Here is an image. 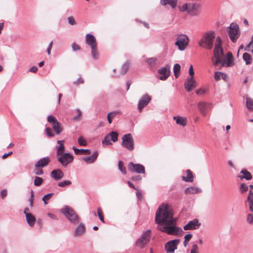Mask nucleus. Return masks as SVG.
Segmentation results:
<instances>
[{
  "instance_id": "obj_40",
  "label": "nucleus",
  "mask_w": 253,
  "mask_h": 253,
  "mask_svg": "<svg viewBox=\"0 0 253 253\" xmlns=\"http://www.w3.org/2000/svg\"><path fill=\"white\" fill-rule=\"evenodd\" d=\"M248 186L245 183H242L240 186V191L242 194L246 192L248 190Z\"/></svg>"
},
{
  "instance_id": "obj_33",
  "label": "nucleus",
  "mask_w": 253,
  "mask_h": 253,
  "mask_svg": "<svg viewBox=\"0 0 253 253\" xmlns=\"http://www.w3.org/2000/svg\"><path fill=\"white\" fill-rule=\"evenodd\" d=\"M73 149L76 155H89L90 154V151L89 149H79L75 147H73Z\"/></svg>"
},
{
  "instance_id": "obj_55",
  "label": "nucleus",
  "mask_w": 253,
  "mask_h": 253,
  "mask_svg": "<svg viewBox=\"0 0 253 253\" xmlns=\"http://www.w3.org/2000/svg\"><path fill=\"white\" fill-rule=\"evenodd\" d=\"M247 221L249 223H253V214H249L247 216Z\"/></svg>"
},
{
  "instance_id": "obj_8",
  "label": "nucleus",
  "mask_w": 253,
  "mask_h": 253,
  "mask_svg": "<svg viewBox=\"0 0 253 253\" xmlns=\"http://www.w3.org/2000/svg\"><path fill=\"white\" fill-rule=\"evenodd\" d=\"M62 213L72 223H77L79 221V217L73 209L69 207H65L62 209Z\"/></svg>"
},
{
  "instance_id": "obj_52",
  "label": "nucleus",
  "mask_w": 253,
  "mask_h": 253,
  "mask_svg": "<svg viewBox=\"0 0 253 253\" xmlns=\"http://www.w3.org/2000/svg\"><path fill=\"white\" fill-rule=\"evenodd\" d=\"M69 23L71 25H75L76 24V21L73 16H71L68 18Z\"/></svg>"
},
{
  "instance_id": "obj_63",
  "label": "nucleus",
  "mask_w": 253,
  "mask_h": 253,
  "mask_svg": "<svg viewBox=\"0 0 253 253\" xmlns=\"http://www.w3.org/2000/svg\"><path fill=\"white\" fill-rule=\"evenodd\" d=\"M37 71H38V68L36 66H33L29 70L30 72H33V73H36L37 72Z\"/></svg>"
},
{
  "instance_id": "obj_26",
  "label": "nucleus",
  "mask_w": 253,
  "mask_h": 253,
  "mask_svg": "<svg viewBox=\"0 0 253 253\" xmlns=\"http://www.w3.org/2000/svg\"><path fill=\"white\" fill-rule=\"evenodd\" d=\"M173 119L176 121L178 125H181L182 126H185L187 125V119L181 116H174Z\"/></svg>"
},
{
  "instance_id": "obj_14",
  "label": "nucleus",
  "mask_w": 253,
  "mask_h": 253,
  "mask_svg": "<svg viewBox=\"0 0 253 253\" xmlns=\"http://www.w3.org/2000/svg\"><path fill=\"white\" fill-rule=\"evenodd\" d=\"M128 170L131 172H136L139 173H144L145 168L141 164H135L132 162L129 164L128 166Z\"/></svg>"
},
{
  "instance_id": "obj_43",
  "label": "nucleus",
  "mask_w": 253,
  "mask_h": 253,
  "mask_svg": "<svg viewBox=\"0 0 253 253\" xmlns=\"http://www.w3.org/2000/svg\"><path fill=\"white\" fill-rule=\"evenodd\" d=\"M118 167L119 169L124 173L126 174V169L125 167L123 166V163L121 161H119V164H118Z\"/></svg>"
},
{
  "instance_id": "obj_42",
  "label": "nucleus",
  "mask_w": 253,
  "mask_h": 253,
  "mask_svg": "<svg viewBox=\"0 0 253 253\" xmlns=\"http://www.w3.org/2000/svg\"><path fill=\"white\" fill-rule=\"evenodd\" d=\"M72 184V182L70 180H65L62 182H59L58 183V185L59 187H65L67 186H69Z\"/></svg>"
},
{
  "instance_id": "obj_22",
  "label": "nucleus",
  "mask_w": 253,
  "mask_h": 253,
  "mask_svg": "<svg viewBox=\"0 0 253 253\" xmlns=\"http://www.w3.org/2000/svg\"><path fill=\"white\" fill-rule=\"evenodd\" d=\"M51 177L56 180L61 179L64 176V173L60 169L53 170L51 172Z\"/></svg>"
},
{
  "instance_id": "obj_47",
  "label": "nucleus",
  "mask_w": 253,
  "mask_h": 253,
  "mask_svg": "<svg viewBox=\"0 0 253 253\" xmlns=\"http://www.w3.org/2000/svg\"><path fill=\"white\" fill-rule=\"evenodd\" d=\"M76 112L78 114V115L77 116H75L74 117V120L75 121H79L81 119V117H82V113L81 112V111L79 109H77L76 110Z\"/></svg>"
},
{
  "instance_id": "obj_60",
  "label": "nucleus",
  "mask_w": 253,
  "mask_h": 253,
  "mask_svg": "<svg viewBox=\"0 0 253 253\" xmlns=\"http://www.w3.org/2000/svg\"><path fill=\"white\" fill-rule=\"evenodd\" d=\"M131 179L133 181H139L141 179V177L139 175L132 176Z\"/></svg>"
},
{
  "instance_id": "obj_12",
  "label": "nucleus",
  "mask_w": 253,
  "mask_h": 253,
  "mask_svg": "<svg viewBox=\"0 0 253 253\" xmlns=\"http://www.w3.org/2000/svg\"><path fill=\"white\" fill-rule=\"evenodd\" d=\"M179 239L170 241L165 244V249L168 253H172L177 249V246L179 243Z\"/></svg>"
},
{
  "instance_id": "obj_58",
  "label": "nucleus",
  "mask_w": 253,
  "mask_h": 253,
  "mask_svg": "<svg viewBox=\"0 0 253 253\" xmlns=\"http://www.w3.org/2000/svg\"><path fill=\"white\" fill-rule=\"evenodd\" d=\"M192 237V234H186L184 236V239H185V240H186V241L189 242L191 240Z\"/></svg>"
},
{
  "instance_id": "obj_32",
  "label": "nucleus",
  "mask_w": 253,
  "mask_h": 253,
  "mask_svg": "<svg viewBox=\"0 0 253 253\" xmlns=\"http://www.w3.org/2000/svg\"><path fill=\"white\" fill-rule=\"evenodd\" d=\"M248 201L249 203L250 210L253 212V191L250 190L248 196Z\"/></svg>"
},
{
  "instance_id": "obj_15",
  "label": "nucleus",
  "mask_w": 253,
  "mask_h": 253,
  "mask_svg": "<svg viewBox=\"0 0 253 253\" xmlns=\"http://www.w3.org/2000/svg\"><path fill=\"white\" fill-rule=\"evenodd\" d=\"M118 133L115 131H112L106 136L104 140L102 141V143L104 145L112 144L111 140L115 142L118 140Z\"/></svg>"
},
{
  "instance_id": "obj_6",
  "label": "nucleus",
  "mask_w": 253,
  "mask_h": 253,
  "mask_svg": "<svg viewBox=\"0 0 253 253\" xmlns=\"http://www.w3.org/2000/svg\"><path fill=\"white\" fill-rule=\"evenodd\" d=\"M227 31L231 41L233 42H236L240 35V31L238 25L236 23H231L230 26L227 28Z\"/></svg>"
},
{
  "instance_id": "obj_27",
  "label": "nucleus",
  "mask_w": 253,
  "mask_h": 253,
  "mask_svg": "<svg viewBox=\"0 0 253 253\" xmlns=\"http://www.w3.org/2000/svg\"><path fill=\"white\" fill-rule=\"evenodd\" d=\"M97 156L98 153L95 151L93 152L91 156L85 157L83 159L86 163L91 164L94 163L96 161Z\"/></svg>"
},
{
  "instance_id": "obj_61",
  "label": "nucleus",
  "mask_w": 253,
  "mask_h": 253,
  "mask_svg": "<svg viewBox=\"0 0 253 253\" xmlns=\"http://www.w3.org/2000/svg\"><path fill=\"white\" fill-rule=\"evenodd\" d=\"M83 83H84V81L81 78L78 79L76 81L74 82V84H77V85H78V84H83Z\"/></svg>"
},
{
  "instance_id": "obj_35",
  "label": "nucleus",
  "mask_w": 253,
  "mask_h": 253,
  "mask_svg": "<svg viewBox=\"0 0 253 253\" xmlns=\"http://www.w3.org/2000/svg\"><path fill=\"white\" fill-rule=\"evenodd\" d=\"M120 114L119 111H114L109 113L107 115V120L108 123L110 124L112 123V119L117 115Z\"/></svg>"
},
{
  "instance_id": "obj_18",
  "label": "nucleus",
  "mask_w": 253,
  "mask_h": 253,
  "mask_svg": "<svg viewBox=\"0 0 253 253\" xmlns=\"http://www.w3.org/2000/svg\"><path fill=\"white\" fill-rule=\"evenodd\" d=\"M201 223L197 219H194L188 222L184 227L185 230H196L199 228Z\"/></svg>"
},
{
  "instance_id": "obj_7",
  "label": "nucleus",
  "mask_w": 253,
  "mask_h": 253,
  "mask_svg": "<svg viewBox=\"0 0 253 253\" xmlns=\"http://www.w3.org/2000/svg\"><path fill=\"white\" fill-rule=\"evenodd\" d=\"M189 40L188 37L184 34L178 35L176 38V41L175 45L177 46L180 50H184L187 46Z\"/></svg>"
},
{
  "instance_id": "obj_39",
  "label": "nucleus",
  "mask_w": 253,
  "mask_h": 253,
  "mask_svg": "<svg viewBox=\"0 0 253 253\" xmlns=\"http://www.w3.org/2000/svg\"><path fill=\"white\" fill-rule=\"evenodd\" d=\"M43 179L40 177L36 176L35 177L34 180V185L36 186H41L43 183Z\"/></svg>"
},
{
  "instance_id": "obj_57",
  "label": "nucleus",
  "mask_w": 253,
  "mask_h": 253,
  "mask_svg": "<svg viewBox=\"0 0 253 253\" xmlns=\"http://www.w3.org/2000/svg\"><path fill=\"white\" fill-rule=\"evenodd\" d=\"M189 73L190 77H193V76L194 75V70H193V66L192 65H190V66L189 67Z\"/></svg>"
},
{
  "instance_id": "obj_34",
  "label": "nucleus",
  "mask_w": 253,
  "mask_h": 253,
  "mask_svg": "<svg viewBox=\"0 0 253 253\" xmlns=\"http://www.w3.org/2000/svg\"><path fill=\"white\" fill-rule=\"evenodd\" d=\"M219 75H221V78L222 80H226L227 78V75L226 74L221 72H215L214 73V78L216 81H219V78L218 77Z\"/></svg>"
},
{
  "instance_id": "obj_4",
  "label": "nucleus",
  "mask_w": 253,
  "mask_h": 253,
  "mask_svg": "<svg viewBox=\"0 0 253 253\" xmlns=\"http://www.w3.org/2000/svg\"><path fill=\"white\" fill-rule=\"evenodd\" d=\"M86 43L91 48V53L93 59L96 60L99 57V53L97 49V43L95 37L90 34H87L85 36Z\"/></svg>"
},
{
  "instance_id": "obj_9",
  "label": "nucleus",
  "mask_w": 253,
  "mask_h": 253,
  "mask_svg": "<svg viewBox=\"0 0 253 253\" xmlns=\"http://www.w3.org/2000/svg\"><path fill=\"white\" fill-rule=\"evenodd\" d=\"M122 146L129 151H132L134 149V140L132 136L130 133L124 135L122 137Z\"/></svg>"
},
{
  "instance_id": "obj_23",
  "label": "nucleus",
  "mask_w": 253,
  "mask_h": 253,
  "mask_svg": "<svg viewBox=\"0 0 253 253\" xmlns=\"http://www.w3.org/2000/svg\"><path fill=\"white\" fill-rule=\"evenodd\" d=\"M201 190L195 186H191L185 189L184 192L187 195L196 194L201 193Z\"/></svg>"
},
{
  "instance_id": "obj_28",
  "label": "nucleus",
  "mask_w": 253,
  "mask_h": 253,
  "mask_svg": "<svg viewBox=\"0 0 253 253\" xmlns=\"http://www.w3.org/2000/svg\"><path fill=\"white\" fill-rule=\"evenodd\" d=\"M85 227L84 224L81 223L76 228L74 235L75 236H79L84 233Z\"/></svg>"
},
{
  "instance_id": "obj_20",
  "label": "nucleus",
  "mask_w": 253,
  "mask_h": 253,
  "mask_svg": "<svg viewBox=\"0 0 253 253\" xmlns=\"http://www.w3.org/2000/svg\"><path fill=\"white\" fill-rule=\"evenodd\" d=\"M185 89L190 92L196 87V82L192 77H189L184 83Z\"/></svg>"
},
{
  "instance_id": "obj_48",
  "label": "nucleus",
  "mask_w": 253,
  "mask_h": 253,
  "mask_svg": "<svg viewBox=\"0 0 253 253\" xmlns=\"http://www.w3.org/2000/svg\"><path fill=\"white\" fill-rule=\"evenodd\" d=\"M129 68V66L127 64H125L123 65L122 67V72L121 74L124 75L125 74L128 70Z\"/></svg>"
},
{
  "instance_id": "obj_10",
  "label": "nucleus",
  "mask_w": 253,
  "mask_h": 253,
  "mask_svg": "<svg viewBox=\"0 0 253 253\" xmlns=\"http://www.w3.org/2000/svg\"><path fill=\"white\" fill-rule=\"evenodd\" d=\"M47 121L51 124L53 130L57 134H59L62 131V127L54 116L52 115L48 116Z\"/></svg>"
},
{
  "instance_id": "obj_49",
  "label": "nucleus",
  "mask_w": 253,
  "mask_h": 253,
  "mask_svg": "<svg viewBox=\"0 0 253 253\" xmlns=\"http://www.w3.org/2000/svg\"><path fill=\"white\" fill-rule=\"evenodd\" d=\"M253 49V36L252 37L251 41L249 42V43L247 45V46L245 47V50L247 51H249L250 49Z\"/></svg>"
},
{
  "instance_id": "obj_5",
  "label": "nucleus",
  "mask_w": 253,
  "mask_h": 253,
  "mask_svg": "<svg viewBox=\"0 0 253 253\" xmlns=\"http://www.w3.org/2000/svg\"><path fill=\"white\" fill-rule=\"evenodd\" d=\"M180 11L186 12L192 16L197 15L200 11V4L198 3H184L179 6Z\"/></svg>"
},
{
  "instance_id": "obj_54",
  "label": "nucleus",
  "mask_w": 253,
  "mask_h": 253,
  "mask_svg": "<svg viewBox=\"0 0 253 253\" xmlns=\"http://www.w3.org/2000/svg\"><path fill=\"white\" fill-rule=\"evenodd\" d=\"M72 47L74 51L79 50L81 48L80 46L75 42H74L72 44Z\"/></svg>"
},
{
  "instance_id": "obj_36",
  "label": "nucleus",
  "mask_w": 253,
  "mask_h": 253,
  "mask_svg": "<svg viewBox=\"0 0 253 253\" xmlns=\"http://www.w3.org/2000/svg\"><path fill=\"white\" fill-rule=\"evenodd\" d=\"M173 72L176 78H177L180 72V66L178 64H175L173 67Z\"/></svg>"
},
{
  "instance_id": "obj_38",
  "label": "nucleus",
  "mask_w": 253,
  "mask_h": 253,
  "mask_svg": "<svg viewBox=\"0 0 253 253\" xmlns=\"http://www.w3.org/2000/svg\"><path fill=\"white\" fill-rule=\"evenodd\" d=\"M243 59L246 61L247 65L250 64L251 63V56L248 53H245L243 56Z\"/></svg>"
},
{
  "instance_id": "obj_16",
  "label": "nucleus",
  "mask_w": 253,
  "mask_h": 253,
  "mask_svg": "<svg viewBox=\"0 0 253 253\" xmlns=\"http://www.w3.org/2000/svg\"><path fill=\"white\" fill-rule=\"evenodd\" d=\"M149 231H147L144 233L141 237L137 240L136 245L140 248H143L147 244L149 240Z\"/></svg>"
},
{
  "instance_id": "obj_50",
  "label": "nucleus",
  "mask_w": 253,
  "mask_h": 253,
  "mask_svg": "<svg viewBox=\"0 0 253 253\" xmlns=\"http://www.w3.org/2000/svg\"><path fill=\"white\" fill-rule=\"evenodd\" d=\"M45 132L46 135L49 137H53L54 136V134L52 132L51 128L50 127H47Z\"/></svg>"
},
{
  "instance_id": "obj_11",
  "label": "nucleus",
  "mask_w": 253,
  "mask_h": 253,
  "mask_svg": "<svg viewBox=\"0 0 253 253\" xmlns=\"http://www.w3.org/2000/svg\"><path fill=\"white\" fill-rule=\"evenodd\" d=\"M197 107L201 115L205 116L207 114V109L211 108L212 104L205 101H200L198 103Z\"/></svg>"
},
{
  "instance_id": "obj_64",
  "label": "nucleus",
  "mask_w": 253,
  "mask_h": 253,
  "mask_svg": "<svg viewBox=\"0 0 253 253\" xmlns=\"http://www.w3.org/2000/svg\"><path fill=\"white\" fill-rule=\"evenodd\" d=\"M47 215L50 218L52 219H57L56 216L54 214L49 213L47 214Z\"/></svg>"
},
{
  "instance_id": "obj_17",
  "label": "nucleus",
  "mask_w": 253,
  "mask_h": 253,
  "mask_svg": "<svg viewBox=\"0 0 253 253\" xmlns=\"http://www.w3.org/2000/svg\"><path fill=\"white\" fill-rule=\"evenodd\" d=\"M158 73L160 75L159 79L161 80H166L170 75V67L167 65L161 68L158 70Z\"/></svg>"
},
{
  "instance_id": "obj_51",
  "label": "nucleus",
  "mask_w": 253,
  "mask_h": 253,
  "mask_svg": "<svg viewBox=\"0 0 253 253\" xmlns=\"http://www.w3.org/2000/svg\"><path fill=\"white\" fill-rule=\"evenodd\" d=\"M208 89L207 88H202L196 90V93L198 95H203L207 92Z\"/></svg>"
},
{
  "instance_id": "obj_1",
  "label": "nucleus",
  "mask_w": 253,
  "mask_h": 253,
  "mask_svg": "<svg viewBox=\"0 0 253 253\" xmlns=\"http://www.w3.org/2000/svg\"><path fill=\"white\" fill-rule=\"evenodd\" d=\"M158 229L170 235H177L182 230L176 226V219L173 218L172 210L169 204H162L157 210L155 217Z\"/></svg>"
},
{
  "instance_id": "obj_56",
  "label": "nucleus",
  "mask_w": 253,
  "mask_h": 253,
  "mask_svg": "<svg viewBox=\"0 0 253 253\" xmlns=\"http://www.w3.org/2000/svg\"><path fill=\"white\" fill-rule=\"evenodd\" d=\"M40 168H37L35 170V173L36 174V175H42L43 173V171L42 169H39Z\"/></svg>"
},
{
  "instance_id": "obj_59",
  "label": "nucleus",
  "mask_w": 253,
  "mask_h": 253,
  "mask_svg": "<svg viewBox=\"0 0 253 253\" xmlns=\"http://www.w3.org/2000/svg\"><path fill=\"white\" fill-rule=\"evenodd\" d=\"M1 197L4 199L7 195V191L6 190H2L0 193Z\"/></svg>"
},
{
  "instance_id": "obj_46",
  "label": "nucleus",
  "mask_w": 253,
  "mask_h": 253,
  "mask_svg": "<svg viewBox=\"0 0 253 253\" xmlns=\"http://www.w3.org/2000/svg\"><path fill=\"white\" fill-rule=\"evenodd\" d=\"M53 195L52 193H49L48 194L45 195L43 198L42 200L44 202V203L45 205H46L47 204V201H48Z\"/></svg>"
},
{
  "instance_id": "obj_41",
  "label": "nucleus",
  "mask_w": 253,
  "mask_h": 253,
  "mask_svg": "<svg viewBox=\"0 0 253 253\" xmlns=\"http://www.w3.org/2000/svg\"><path fill=\"white\" fill-rule=\"evenodd\" d=\"M157 60H158L157 58H156V57H151V58H148L146 60V61H147V63L148 64H149L150 65L153 66L156 63Z\"/></svg>"
},
{
  "instance_id": "obj_37",
  "label": "nucleus",
  "mask_w": 253,
  "mask_h": 253,
  "mask_svg": "<svg viewBox=\"0 0 253 253\" xmlns=\"http://www.w3.org/2000/svg\"><path fill=\"white\" fill-rule=\"evenodd\" d=\"M246 106L248 109L253 110V100L250 98H247Z\"/></svg>"
},
{
  "instance_id": "obj_25",
  "label": "nucleus",
  "mask_w": 253,
  "mask_h": 253,
  "mask_svg": "<svg viewBox=\"0 0 253 253\" xmlns=\"http://www.w3.org/2000/svg\"><path fill=\"white\" fill-rule=\"evenodd\" d=\"M57 143L59 144L58 146L56 147L57 149V155H62L64 154V152L65 151V147L64 146V141L63 140H58L57 141Z\"/></svg>"
},
{
  "instance_id": "obj_62",
  "label": "nucleus",
  "mask_w": 253,
  "mask_h": 253,
  "mask_svg": "<svg viewBox=\"0 0 253 253\" xmlns=\"http://www.w3.org/2000/svg\"><path fill=\"white\" fill-rule=\"evenodd\" d=\"M12 154V152L10 151V152H8V153H5V154H3V156H2V158L3 159H5L6 158H7L8 156H11Z\"/></svg>"
},
{
  "instance_id": "obj_31",
  "label": "nucleus",
  "mask_w": 253,
  "mask_h": 253,
  "mask_svg": "<svg viewBox=\"0 0 253 253\" xmlns=\"http://www.w3.org/2000/svg\"><path fill=\"white\" fill-rule=\"evenodd\" d=\"M177 0H161V3L163 5L169 4L172 8H175L177 5Z\"/></svg>"
},
{
  "instance_id": "obj_30",
  "label": "nucleus",
  "mask_w": 253,
  "mask_h": 253,
  "mask_svg": "<svg viewBox=\"0 0 253 253\" xmlns=\"http://www.w3.org/2000/svg\"><path fill=\"white\" fill-rule=\"evenodd\" d=\"M26 218L27 223L30 226H34L36 222V217L32 213L27 214Z\"/></svg>"
},
{
  "instance_id": "obj_53",
  "label": "nucleus",
  "mask_w": 253,
  "mask_h": 253,
  "mask_svg": "<svg viewBox=\"0 0 253 253\" xmlns=\"http://www.w3.org/2000/svg\"><path fill=\"white\" fill-rule=\"evenodd\" d=\"M190 253H198V247L196 244L192 245V249L191 250Z\"/></svg>"
},
{
  "instance_id": "obj_24",
  "label": "nucleus",
  "mask_w": 253,
  "mask_h": 253,
  "mask_svg": "<svg viewBox=\"0 0 253 253\" xmlns=\"http://www.w3.org/2000/svg\"><path fill=\"white\" fill-rule=\"evenodd\" d=\"M241 174L242 175H239L238 177L241 179L245 178L247 180H249L252 179V175L251 173L246 169H242L241 171Z\"/></svg>"
},
{
  "instance_id": "obj_13",
  "label": "nucleus",
  "mask_w": 253,
  "mask_h": 253,
  "mask_svg": "<svg viewBox=\"0 0 253 253\" xmlns=\"http://www.w3.org/2000/svg\"><path fill=\"white\" fill-rule=\"evenodd\" d=\"M73 157L69 153H64L58 159V161L63 166L66 167L73 161Z\"/></svg>"
},
{
  "instance_id": "obj_2",
  "label": "nucleus",
  "mask_w": 253,
  "mask_h": 253,
  "mask_svg": "<svg viewBox=\"0 0 253 253\" xmlns=\"http://www.w3.org/2000/svg\"><path fill=\"white\" fill-rule=\"evenodd\" d=\"M213 55L211 57V62L213 66L220 64L219 69L221 67H231L234 65V59L232 53L229 51L224 56L223 50L221 47V41L219 37L216 39Z\"/></svg>"
},
{
  "instance_id": "obj_21",
  "label": "nucleus",
  "mask_w": 253,
  "mask_h": 253,
  "mask_svg": "<svg viewBox=\"0 0 253 253\" xmlns=\"http://www.w3.org/2000/svg\"><path fill=\"white\" fill-rule=\"evenodd\" d=\"M50 162V159L49 157H44L41 159L35 165L36 168H43L48 165Z\"/></svg>"
},
{
  "instance_id": "obj_29",
  "label": "nucleus",
  "mask_w": 253,
  "mask_h": 253,
  "mask_svg": "<svg viewBox=\"0 0 253 253\" xmlns=\"http://www.w3.org/2000/svg\"><path fill=\"white\" fill-rule=\"evenodd\" d=\"M186 173L187 176H182V180L186 182H193L194 177L192 171L190 169H188L186 171Z\"/></svg>"
},
{
  "instance_id": "obj_19",
  "label": "nucleus",
  "mask_w": 253,
  "mask_h": 253,
  "mask_svg": "<svg viewBox=\"0 0 253 253\" xmlns=\"http://www.w3.org/2000/svg\"><path fill=\"white\" fill-rule=\"evenodd\" d=\"M151 99V98L148 94H145L141 97L138 105V109L140 112L150 102Z\"/></svg>"
},
{
  "instance_id": "obj_3",
  "label": "nucleus",
  "mask_w": 253,
  "mask_h": 253,
  "mask_svg": "<svg viewBox=\"0 0 253 253\" xmlns=\"http://www.w3.org/2000/svg\"><path fill=\"white\" fill-rule=\"evenodd\" d=\"M215 39V33L210 31L205 33L199 42V45L207 49H211L213 47V41Z\"/></svg>"
},
{
  "instance_id": "obj_45",
  "label": "nucleus",
  "mask_w": 253,
  "mask_h": 253,
  "mask_svg": "<svg viewBox=\"0 0 253 253\" xmlns=\"http://www.w3.org/2000/svg\"><path fill=\"white\" fill-rule=\"evenodd\" d=\"M97 214H98V216L100 220L102 222L104 223L105 221H104V217H103V214L102 212L101 209L100 208H98L97 209Z\"/></svg>"
},
{
  "instance_id": "obj_44",
  "label": "nucleus",
  "mask_w": 253,
  "mask_h": 253,
  "mask_svg": "<svg viewBox=\"0 0 253 253\" xmlns=\"http://www.w3.org/2000/svg\"><path fill=\"white\" fill-rule=\"evenodd\" d=\"M78 143L81 146H84L86 145V141L82 136L79 137Z\"/></svg>"
}]
</instances>
